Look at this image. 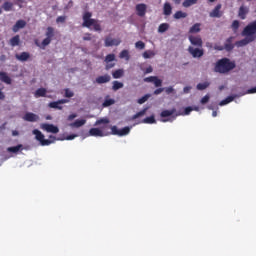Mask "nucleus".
<instances>
[{
	"mask_svg": "<svg viewBox=\"0 0 256 256\" xmlns=\"http://www.w3.org/2000/svg\"><path fill=\"white\" fill-rule=\"evenodd\" d=\"M95 127L100 126V131L103 133H110V135H118V137H125V135H129L131 133V128L126 126L119 130L117 126H110L108 118L98 119L95 124Z\"/></svg>",
	"mask_w": 256,
	"mask_h": 256,
	"instance_id": "1",
	"label": "nucleus"
},
{
	"mask_svg": "<svg viewBox=\"0 0 256 256\" xmlns=\"http://www.w3.org/2000/svg\"><path fill=\"white\" fill-rule=\"evenodd\" d=\"M241 35L245 38L237 41L235 43L236 47H245L249 43H253L256 40V20L246 25Z\"/></svg>",
	"mask_w": 256,
	"mask_h": 256,
	"instance_id": "2",
	"label": "nucleus"
},
{
	"mask_svg": "<svg viewBox=\"0 0 256 256\" xmlns=\"http://www.w3.org/2000/svg\"><path fill=\"white\" fill-rule=\"evenodd\" d=\"M237 67L235 61H231L229 58H222L218 60L214 66L215 73H220L221 75H225L230 71H233Z\"/></svg>",
	"mask_w": 256,
	"mask_h": 256,
	"instance_id": "3",
	"label": "nucleus"
},
{
	"mask_svg": "<svg viewBox=\"0 0 256 256\" xmlns=\"http://www.w3.org/2000/svg\"><path fill=\"white\" fill-rule=\"evenodd\" d=\"M93 13L86 11L82 15V27H86L87 29H91L93 27L94 31H101V24H99V20L93 19Z\"/></svg>",
	"mask_w": 256,
	"mask_h": 256,
	"instance_id": "4",
	"label": "nucleus"
},
{
	"mask_svg": "<svg viewBox=\"0 0 256 256\" xmlns=\"http://www.w3.org/2000/svg\"><path fill=\"white\" fill-rule=\"evenodd\" d=\"M45 36L46 38L42 41L41 44L39 43V41H35V45L37 47H40V49H45L47 45H51V41H53V38L55 37V28L49 26L46 29Z\"/></svg>",
	"mask_w": 256,
	"mask_h": 256,
	"instance_id": "5",
	"label": "nucleus"
},
{
	"mask_svg": "<svg viewBox=\"0 0 256 256\" xmlns=\"http://www.w3.org/2000/svg\"><path fill=\"white\" fill-rule=\"evenodd\" d=\"M215 51H228L231 52L232 49H235V44L233 43V36H230L226 39L224 46L220 44L214 45Z\"/></svg>",
	"mask_w": 256,
	"mask_h": 256,
	"instance_id": "6",
	"label": "nucleus"
},
{
	"mask_svg": "<svg viewBox=\"0 0 256 256\" xmlns=\"http://www.w3.org/2000/svg\"><path fill=\"white\" fill-rule=\"evenodd\" d=\"M33 135H35V139L36 141H39L40 145H42V147L51 145V143H53V141L45 139V135H43V133H41V131L34 129L32 131Z\"/></svg>",
	"mask_w": 256,
	"mask_h": 256,
	"instance_id": "7",
	"label": "nucleus"
},
{
	"mask_svg": "<svg viewBox=\"0 0 256 256\" xmlns=\"http://www.w3.org/2000/svg\"><path fill=\"white\" fill-rule=\"evenodd\" d=\"M107 135H111V133H105L99 128H91L88 132V137H107Z\"/></svg>",
	"mask_w": 256,
	"mask_h": 256,
	"instance_id": "8",
	"label": "nucleus"
},
{
	"mask_svg": "<svg viewBox=\"0 0 256 256\" xmlns=\"http://www.w3.org/2000/svg\"><path fill=\"white\" fill-rule=\"evenodd\" d=\"M188 53H190V55H192V57H194V59L203 57V55H205V51H203V49L193 48V46H189Z\"/></svg>",
	"mask_w": 256,
	"mask_h": 256,
	"instance_id": "9",
	"label": "nucleus"
},
{
	"mask_svg": "<svg viewBox=\"0 0 256 256\" xmlns=\"http://www.w3.org/2000/svg\"><path fill=\"white\" fill-rule=\"evenodd\" d=\"M188 39L191 45H194V47H198V48L203 47V39H201V36L190 35Z\"/></svg>",
	"mask_w": 256,
	"mask_h": 256,
	"instance_id": "10",
	"label": "nucleus"
},
{
	"mask_svg": "<svg viewBox=\"0 0 256 256\" xmlns=\"http://www.w3.org/2000/svg\"><path fill=\"white\" fill-rule=\"evenodd\" d=\"M118 45H121V39L111 38L109 36L105 38V47H118Z\"/></svg>",
	"mask_w": 256,
	"mask_h": 256,
	"instance_id": "11",
	"label": "nucleus"
},
{
	"mask_svg": "<svg viewBox=\"0 0 256 256\" xmlns=\"http://www.w3.org/2000/svg\"><path fill=\"white\" fill-rule=\"evenodd\" d=\"M64 103H69V100L61 99L58 101L50 102L48 106L50 107V109H58L59 111H61V109H63V106L61 105H64Z\"/></svg>",
	"mask_w": 256,
	"mask_h": 256,
	"instance_id": "12",
	"label": "nucleus"
},
{
	"mask_svg": "<svg viewBox=\"0 0 256 256\" xmlns=\"http://www.w3.org/2000/svg\"><path fill=\"white\" fill-rule=\"evenodd\" d=\"M41 129H43L44 131H47V133H54L57 134L59 133V127L53 125V124H41Z\"/></svg>",
	"mask_w": 256,
	"mask_h": 256,
	"instance_id": "13",
	"label": "nucleus"
},
{
	"mask_svg": "<svg viewBox=\"0 0 256 256\" xmlns=\"http://www.w3.org/2000/svg\"><path fill=\"white\" fill-rule=\"evenodd\" d=\"M24 121H28L29 123H36L39 121V115L33 112H27L26 115L23 116Z\"/></svg>",
	"mask_w": 256,
	"mask_h": 256,
	"instance_id": "14",
	"label": "nucleus"
},
{
	"mask_svg": "<svg viewBox=\"0 0 256 256\" xmlns=\"http://www.w3.org/2000/svg\"><path fill=\"white\" fill-rule=\"evenodd\" d=\"M115 61V54H108L106 57H105V63L106 64V71H109V69H113V67H115V63H111Z\"/></svg>",
	"mask_w": 256,
	"mask_h": 256,
	"instance_id": "15",
	"label": "nucleus"
},
{
	"mask_svg": "<svg viewBox=\"0 0 256 256\" xmlns=\"http://www.w3.org/2000/svg\"><path fill=\"white\" fill-rule=\"evenodd\" d=\"M136 12L138 17H145V13H147V5L146 4L136 5Z\"/></svg>",
	"mask_w": 256,
	"mask_h": 256,
	"instance_id": "16",
	"label": "nucleus"
},
{
	"mask_svg": "<svg viewBox=\"0 0 256 256\" xmlns=\"http://www.w3.org/2000/svg\"><path fill=\"white\" fill-rule=\"evenodd\" d=\"M249 14V8L247 6H240L238 11V17L242 20L247 19V15Z\"/></svg>",
	"mask_w": 256,
	"mask_h": 256,
	"instance_id": "17",
	"label": "nucleus"
},
{
	"mask_svg": "<svg viewBox=\"0 0 256 256\" xmlns=\"http://www.w3.org/2000/svg\"><path fill=\"white\" fill-rule=\"evenodd\" d=\"M27 22L25 20H18L15 25L12 28V31L14 33H17V31H19V29H24V27H26Z\"/></svg>",
	"mask_w": 256,
	"mask_h": 256,
	"instance_id": "18",
	"label": "nucleus"
},
{
	"mask_svg": "<svg viewBox=\"0 0 256 256\" xmlns=\"http://www.w3.org/2000/svg\"><path fill=\"white\" fill-rule=\"evenodd\" d=\"M109 81H111V76H109V74L98 76L96 78V83H98V85H103V83H109Z\"/></svg>",
	"mask_w": 256,
	"mask_h": 256,
	"instance_id": "19",
	"label": "nucleus"
},
{
	"mask_svg": "<svg viewBox=\"0 0 256 256\" xmlns=\"http://www.w3.org/2000/svg\"><path fill=\"white\" fill-rule=\"evenodd\" d=\"M0 81H2V83H6V85H11L12 83L11 77H9L7 72H0Z\"/></svg>",
	"mask_w": 256,
	"mask_h": 256,
	"instance_id": "20",
	"label": "nucleus"
},
{
	"mask_svg": "<svg viewBox=\"0 0 256 256\" xmlns=\"http://www.w3.org/2000/svg\"><path fill=\"white\" fill-rule=\"evenodd\" d=\"M221 4H218L215 6V8L212 10V12H210V17H216L219 18L221 17Z\"/></svg>",
	"mask_w": 256,
	"mask_h": 256,
	"instance_id": "21",
	"label": "nucleus"
},
{
	"mask_svg": "<svg viewBox=\"0 0 256 256\" xmlns=\"http://www.w3.org/2000/svg\"><path fill=\"white\" fill-rule=\"evenodd\" d=\"M15 57L18 61H28L31 55L28 52H22L21 54H16Z\"/></svg>",
	"mask_w": 256,
	"mask_h": 256,
	"instance_id": "22",
	"label": "nucleus"
},
{
	"mask_svg": "<svg viewBox=\"0 0 256 256\" xmlns=\"http://www.w3.org/2000/svg\"><path fill=\"white\" fill-rule=\"evenodd\" d=\"M85 123H87V120H85V119L75 120L73 123H70L69 126L75 127L78 129L79 127H83V125H85Z\"/></svg>",
	"mask_w": 256,
	"mask_h": 256,
	"instance_id": "23",
	"label": "nucleus"
},
{
	"mask_svg": "<svg viewBox=\"0 0 256 256\" xmlns=\"http://www.w3.org/2000/svg\"><path fill=\"white\" fill-rule=\"evenodd\" d=\"M177 110L174 108V109H171V110H163L161 113H160V117H162V119H165V117H171V115H174V113L176 112Z\"/></svg>",
	"mask_w": 256,
	"mask_h": 256,
	"instance_id": "24",
	"label": "nucleus"
},
{
	"mask_svg": "<svg viewBox=\"0 0 256 256\" xmlns=\"http://www.w3.org/2000/svg\"><path fill=\"white\" fill-rule=\"evenodd\" d=\"M21 43V38L19 35H16L10 39L11 47H17Z\"/></svg>",
	"mask_w": 256,
	"mask_h": 256,
	"instance_id": "25",
	"label": "nucleus"
},
{
	"mask_svg": "<svg viewBox=\"0 0 256 256\" xmlns=\"http://www.w3.org/2000/svg\"><path fill=\"white\" fill-rule=\"evenodd\" d=\"M172 11H173V8L171 7V4L166 2L163 8L164 15L169 16L171 15Z\"/></svg>",
	"mask_w": 256,
	"mask_h": 256,
	"instance_id": "26",
	"label": "nucleus"
},
{
	"mask_svg": "<svg viewBox=\"0 0 256 256\" xmlns=\"http://www.w3.org/2000/svg\"><path fill=\"white\" fill-rule=\"evenodd\" d=\"M235 101V96H228L226 99L220 101L219 105L220 107H223V105H229V103Z\"/></svg>",
	"mask_w": 256,
	"mask_h": 256,
	"instance_id": "27",
	"label": "nucleus"
},
{
	"mask_svg": "<svg viewBox=\"0 0 256 256\" xmlns=\"http://www.w3.org/2000/svg\"><path fill=\"white\" fill-rule=\"evenodd\" d=\"M169 31V23H162L158 27V33H165Z\"/></svg>",
	"mask_w": 256,
	"mask_h": 256,
	"instance_id": "28",
	"label": "nucleus"
},
{
	"mask_svg": "<svg viewBox=\"0 0 256 256\" xmlns=\"http://www.w3.org/2000/svg\"><path fill=\"white\" fill-rule=\"evenodd\" d=\"M47 95V89L45 88H39L35 92V97H45Z\"/></svg>",
	"mask_w": 256,
	"mask_h": 256,
	"instance_id": "29",
	"label": "nucleus"
},
{
	"mask_svg": "<svg viewBox=\"0 0 256 256\" xmlns=\"http://www.w3.org/2000/svg\"><path fill=\"white\" fill-rule=\"evenodd\" d=\"M200 31H201V24H200V23L194 24V25L189 29V33H199Z\"/></svg>",
	"mask_w": 256,
	"mask_h": 256,
	"instance_id": "30",
	"label": "nucleus"
},
{
	"mask_svg": "<svg viewBox=\"0 0 256 256\" xmlns=\"http://www.w3.org/2000/svg\"><path fill=\"white\" fill-rule=\"evenodd\" d=\"M142 123H146L148 125H153V123H157V121L155 120V116H149L146 117L142 120Z\"/></svg>",
	"mask_w": 256,
	"mask_h": 256,
	"instance_id": "31",
	"label": "nucleus"
},
{
	"mask_svg": "<svg viewBox=\"0 0 256 256\" xmlns=\"http://www.w3.org/2000/svg\"><path fill=\"white\" fill-rule=\"evenodd\" d=\"M2 9H4L5 11H13V2H4L2 5Z\"/></svg>",
	"mask_w": 256,
	"mask_h": 256,
	"instance_id": "32",
	"label": "nucleus"
},
{
	"mask_svg": "<svg viewBox=\"0 0 256 256\" xmlns=\"http://www.w3.org/2000/svg\"><path fill=\"white\" fill-rule=\"evenodd\" d=\"M142 57L144 59H151V57H155V52L152 50H146L145 52H143Z\"/></svg>",
	"mask_w": 256,
	"mask_h": 256,
	"instance_id": "33",
	"label": "nucleus"
},
{
	"mask_svg": "<svg viewBox=\"0 0 256 256\" xmlns=\"http://www.w3.org/2000/svg\"><path fill=\"white\" fill-rule=\"evenodd\" d=\"M185 17H187V12H183L181 10L174 14V19H185Z\"/></svg>",
	"mask_w": 256,
	"mask_h": 256,
	"instance_id": "34",
	"label": "nucleus"
},
{
	"mask_svg": "<svg viewBox=\"0 0 256 256\" xmlns=\"http://www.w3.org/2000/svg\"><path fill=\"white\" fill-rule=\"evenodd\" d=\"M209 85H210L209 82L198 83L196 86V89H198V91H205V89H207Z\"/></svg>",
	"mask_w": 256,
	"mask_h": 256,
	"instance_id": "35",
	"label": "nucleus"
},
{
	"mask_svg": "<svg viewBox=\"0 0 256 256\" xmlns=\"http://www.w3.org/2000/svg\"><path fill=\"white\" fill-rule=\"evenodd\" d=\"M123 69H118V70H115L113 73H112V77L114 79H121V77L123 76Z\"/></svg>",
	"mask_w": 256,
	"mask_h": 256,
	"instance_id": "36",
	"label": "nucleus"
},
{
	"mask_svg": "<svg viewBox=\"0 0 256 256\" xmlns=\"http://www.w3.org/2000/svg\"><path fill=\"white\" fill-rule=\"evenodd\" d=\"M198 0H185L182 5L185 8L191 7L192 5H197Z\"/></svg>",
	"mask_w": 256,
	"mask_h": 256,
	"instance_id": "37",
	"label": "nucleus"
},
{
	"mask_svg": "<svg viewBox=\"0 0 256 256\" xmlns=\"http://www.w3.org/2000/svg\"><path fill=\"white\" fill-rule=\"evenodd\" d=\"M120 59H125L126 61H129V50H122L119 55Z\"/></svg>",
	"mask_w": 256,
	"mask_h": 256,
	"instance_id": "38",
	"label": "nucleus"
},
{
	"mask_svg": "<svg viewBox=\"0 0 256 256\" xmlns=\"http://www.w3.org/2000/svg\"><path fill=\"white\" fill-rule=\"evenodd\" d=\"M112 89L113 91H119V89H123V82L114 81Z\"/></svg>",
	"mask_w": 256,
	"mask_h": 256,
	"instance_id": "39",
	"label": "nucleus"
},
{
	"mask_svg": "<svg viewBox=\"0 0 256 256\" xmlns=\"http://www.w3.org/2000/svg\"><path fill=\"white\" fill-rule=\"evenodd\" d=\"M23 147V145L19 144L17 146H13V147H9L8 151L10 153H19V151H21V148Z\"/></svg>",
	"mask_w": 256,
	"mask_h": 256,
	"instance_id": "40",
	"label": "nucleus"
},
{
	"mask_svg": "<svg viewBox=\"0 0 256 256\" xmlns=\"http://www.w3.org/2000/svg\"><path fill=\"white\" fill-rule=\"evenodd\" d=\"M145 113H147V108H144L143 110H141L140 112L136 113L135 115L132 116V119H139V117H143V115H145Z\"/></svg>",
	"mask_w": 256,
	"mask_h": 256,
	"instance_id": "41",
	"label": "nucleus"
},
{
	"mask_svg": "<svg viewBox=\"0 0 256 256\" xmlns=\"http://www.w3.org/2000/svg\"><path fill=\"white\" fill-rule=\"evenodd\" d=\"M102 105H103V107H111V105H115V100L114 99H106Z\"/></svg>",
	"mask_w": 256,
	"mask_h": 256,
	"instance_id": "42",
	"label": "nucleus"
},
{
	"mask_svg": "<svg viewBox=\"0 0 256 256\" xmlns=\"http://www.w3.org/2000/svg\"><path fill=\"white\" fill-rule=\"evenodd\" d=\"M150 97H151V95L146 94L143 97H141L140 99H138L137 103H139V105H143V103L147 102Z\"/></svg>",
	"mask_w": 256,
	"mask_h": 256,
	"instance_id": "43",
	"label": "nucleus"
},
{
	"mask_svg": "<svg viewBox=\"0 0 256 256\" xmlns=\"http://www.w3.org/2000/svg\"><path fill=\"white\" fill-rule=\"evenodd\" d=\"M75 93H73V91H71L69 88L65 89V97H67L68 99H71V97H74Z\"/></svg>",
	"mask_w": 256,
	"mask_h": 256,
	"instance_id": "44",
	"label": "nucleus"
},
{
	"mask_svg": "<svg viewBox=\"0 0 256 256\" xmlns=\"http://www.w3.org/2000/svg\"><path fill=\"white\" fill-rule=\"evenodd\" d=\"M135 47H136V49L143 50V49H145V42L138 41V42L135 43Z\"/></svg>",
	"mask_w": 256,
	"mask_h": 256,
	"instance_id": "45",
	"label": "nucleus"
},
{
	"mask_svg": "<svg viewBox=\"0 0 256 256\" xmlns=\"http://www.w3.org/2000/svg\"><path fill=\"white\" fill-rule=\"evenodd\" d=\"M209 99H210V96L209 94L205 95L201 100H200V103L202 105H205L206 103H209Z\"/></svg>",
	"mask_w": 256,
	"mask_h": 256,
	"instance_id": "46",
	"label": "nucleus"
},
{
	"mask_svg": "<svg viewBox=\"0 0 256 256\" xmlns=\"http://www.w3.org/2000/svg\"><path fill=\"white\" fill-rule=\"evenodd\" d=\"M153 83H154L155 87H161V85H163V81L161 79H158L157 76L154 79Z\"/></svg>",
	"mask_w": 256,
	"mask_h": 256,
	"instance_id": "47",
	"label": "nucleus"
},
{
	"mask_svg": "<svg viewBox=\"0 0 256 256\" xmlns=\"http://www.w3.org/2000/svg\"><path fill=\"white\" fill-rule=\"evenodd\" d=\"M164 91L167 95H171V93H175V89H173V86L164 88Z\"/></svg>",
	"mask_w": 256,
	"mask_h": 256,
	"instance_id": "48",
	"label": "nucleus"
},
{
	"mask_svg": "<svg viewBox=\"0 0 256 256\" xmlns=\"http://www.w3.org/2000/svg\"><path fill=\"white\" fill-rule=\"evenodd\" d=\"M156 77L157 76H149V77L144 78V81H145V83H154Z\"/></svg>",
	"mask_w": 256,
	"mask_h": 256,
	"instance_id": "49",
	"label": "nucleus"
},
{
	"mask_svg": "<svg viewBox=\"0 0 256 256\" xmlns=\"http://www.w3.org/2000/svg\"><path fill=\"white\" fill-rule=\"evenodd\" d=\"M232 29H233V31H237V29H239V21L238 20H234L232 22Z\"/></svg>",
	"mask_w": 256,
	"mask_h": 256,
	"instance_id": "50",
	"label": "nucleus"
},
{
	"mask_svg": "<svg viewBox=\"0 0 256 256\" xmlns=\"http://www.w3.org/2000/svg\"><path fill=\"white\" fill-rule=\"evenodd\" d=\"M67 17L65 16H59L57 19H56V22L58 23H65Z\"/></svg>",
	"mask_w": 256,
	"mask_h": 256,
	"instance_id": "51",
	"label": "nucleus"
},
{
	"mask_svg": "<svg viewBox=\"0 0 256 256\" xmlns=\"http://www.w3.org/2000/svg\"><path fill=\"white\" fill-rule=\"evenodd\" d=\"M191 111H193V107H191V106L186 107L184 110V115H189V113H191Z\"/></svg>",
	"mask_w": 256,
	"mask_h": 256,
	"instance_id": "52",
	"label": "nucleus"
},
{
	"mask_svg": "<svg viewBox=\"0 0 256 256\" xmlns=\"http://www.w3.org/2000/svg\"><path fill=\"white\" fill-rule=\"evenodd\" d=\"M83 41H91V33H86L83 36Z\"/></svg>",
	"mask_w": 256,
	"mask_h": 256,
	"instance_id": "53",
	"label": "nucleus"
},
{
	"mask_svg": "<svg viewBox=\"0 0 256 256\" xmlns=\"http://www.w3.org/2000/svg\"><path fill=\"white\" fill-rule=\"evenodd\" d=\"M165 91V88H158L154 91V95H161Z\"/></svg>",
	"mask_w": 256,
	"mask_h": 256,
	"instance_id": "54",
	"label": "nucleus"
},
{
	"mask_svg": "<svg viewBox=\"0 0 256 256\" xmlns=\"http://www.w3.org/2000/svg\"><path fill=\"white\" fill-rule=\"evenodd\" d=\"M76 137H77V134L68 135V136L66 137V140H67V141H73V139H75Z\"/></svg>",
	"mask_w": 256,
	"mask_h": 256,
	"instance_id": "55",
	"label": "nucleus"
},
{
	"mask_svg": "<svg viewBox=\"0 0 256 256\" xmlns=\"http://www.w3.org/2000/svg\"><path fill=\"white\" fill-rule=\"evenodd\" d=\"M149 73H153V67H151V66L147 67L146 70H145L146 75L149 74Z\"/></svg>",
	"mask_w": 256,
	"mask_h": 256,
	"instance_id": "56",
	"label": "nucleus"
},
{
	"mask_svg": "<svg viewBox=\"0 0 256 256\" xmlns=\"http://www.w3.org/2000/svg\"><path fill=\"white\" fill-rule=\"evenodd\" d=\"M77 117V114H70L68 116V121H73V119H75Z\"/></svg>",
	"mask_w": 256,
	"mask_h": 256,
	"instance_id": "57",
	"label": "nucleus"
},
{
	"mask_svg": "<svg viewBox=\"0 0 256 256\" xmlns=\"http://www.w3.org/2000/svg\"><path fill=\"white\" fill-rule=\"evenodd\" d=\"M16 1H17L16 5H18V7H20L21 9V7H23V5L21 4L25 3V0H16Z\"/></svg>",
	"mask_w": 256,
	"mask_h": 256,
	"instance_id": "58",
	"label": "nucleus"
},
{
	"mask_svg": "<svg viewBox=\"0 0 256 256\" xmlns=\"http://www.w3.org/2000/svg\"><path fill=\"white\" fill-rule=\"evenodd\" d=\"M184 93H189V91H191V86H186L183 89Z\"/></svg>",
	"mask_w": 256,
	"mask_h": 256,
	"instance_id": "59",
	"label": "nucleus"
},
{
	"mask_svg": "<svg viewBox=\"0 0 256 256\" xmlns=\"http://www.w3.org/2000/svg\"><path fill=\"white\" fill-rule=\"evenodd\" d=\"M3 99H5V93H3L0 88V101H3Z\"/></svg>",
	"mask_w": 256,
	"mask_h": 256,
	"instance_id": "60",
	"label": "nucleus"
},
{
	"mask_svg": "<svg viewBox=\"0 0 256 256\" xmlns=\"http://www.w3.org/2000/svg\"><path fill=\"white\" fill-rule=\"evenodd\" d=\"M248 93H250V94L256 93V86L251 88V89H249Z\"/></svg>",
	"mask_w": 256,
	"mask_h": 256,
	"instance_id": "61",
	"label": "nucleus"
},
{
	"mask_svg": "<svg viewBox=\"0 0 256 256\" xmlns=\"http://www.w3.org/2000/svg\"><path fill=\"white\" fill-rule=\"evenodd\" d=\"M0 61H7V56H5V54H2L0 56Z\"/></svg>",
	"mask_w": 256,
	"mask_h": 256,
	"instance_id": "62",
	"label": "nucleus"
},
{
	"mask_svg": "<svg viewBox=\"0 0 256 256\" xmlns=\"http://www.w3.org/2000/svg\"><path fill=\"white\" fill-rule=\"evenodd\" d=\"M173 2L175 3V5L181 4V0H173Z\"/></svg>",
	"mask_w": 256,
	"mask_h": 256,
	"instance_id": "63",
	"label": "nucleus"
},
{
	"mask_svg": "<svg viewBox=\"0 0 256 256\" xmlns=\"http://www.w3.org/2000/svg\"><path fill=\"white\" fill-rule=\"evenodd\" d=\"M212 117H217V111L212 112Z\"/></svg>",
	"mask_w": 256,
	"mask_h": 256,
	"instance_id": "64",
	"label": "nucleus"
}]
</instances>
